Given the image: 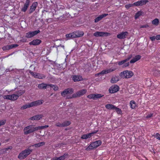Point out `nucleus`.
I'll use <instances>...</instances> for the list:
<instances>
[{"label":"nucleus","mask_w":160,"mask_h":160,"mask_svg":"<svg viewBox=\"0 0 160 160\" xmlns=\"http://www.w3.org/2000/svg\"><path fill=\"white\" fill-rule=\"evenodd\" d=\"M116 69L115 68H110L108 69L102 71V73H103L104 74H106L114 71Z\"/></svg>","instance_id":"nucleus-26"},{"label":"nucleus","mask_w":160,"mask_h":160,"mask_svg":"<svg viewBox=\"0 0 160 160\" xmlns=\"http://www.w3.org/2000/svg\"><path fill=\"white\" fill-rule=\"evenodd\" d=\"M43 117V115L42 114L37 115L30 118L29 119L31 120H38Z\"/></svg>","instance_id":"nucleus-18"},{"label":"nucleus","mask_w":160,"mask_h":160,"mask_svg":"<svg viewBox=\"0 0 160 160\" xmlns=\"http://www.w3.org/2000/svg\"><path fill=\"white\" fill-rule=\"evenodd\" d=\"M38 3L37 2L33 3L30 7V8L29 10V13H31L34 12L35 10Z\"/></svg>","instance_id":"nucleus-21"},{"label":"nucleus","mask_w":160,"mask_h":160,"mask_svg":"<svg viewBox=\"0 0 160 160\" xmlns=\"http://www.w3.org/2000/svg\"><path fill=\"white\" fill-rule=\"evenodd\" d=\"M53 85V86L52 87H54L53 88L54 90L55 91L57 90L58 89V87L57 86H55Z\"/></svg>","instance_id":"nucleus-54"},{"label":"nucleus","mask_w":160,"mask_h":160,"mask_svg":"<svg viewBox=\"0 0 160 160\" xmlns=\"http://www.w3.org/2000/svg\"><path fill=\"white\" fill-rule=\"evenodd\" d=\"M159 21L158 19L156 18L152 21V23L155 26H158L159 24Z\"/></svg>","instance_id":"nucleus-31"},{"label":"nucleus","mask_w":160,"mask_h":160,"mask_svg":"<svg viewBox=\"0 0 160 160\" xmlns=\"http://www.w3.org/2000/svg\"><path fill=\"white\" fill-rule=\"evenodd\" d=\"M30 0H26L24 5L27 6L28 7L30 3Z\"/></svg>","instance_id":"nucleus-44"},{"label":"nucleus","mask_w":160,"mask_h":160,"mask_svg":"<svg viewBox=\"0 0 160 160\" xmlns=\"http://www.w3.org/2000/svg\"><path fill=\"white\" fill-rule=\"evenodd\" d=\"M156 39H157V40H160V35H157L156 36Z\"/></svg>","instance_id":"nucleus-55"},{"label":"nucleus","mask_w":160,"mask_h":160,"mask_svg":"<svg viewBox=\"0 0 160 160\" xmlns=\"http://www.w3.org/2000/svg\"><path fill=\"white\" fill-rule=\"evenodd\" d=\"M6 122V120H0V126L4 125Z\"/></svg>","instance_id":"nucleus-43"},{"label":"nucleus","mask_w":160,"mask_h":160,"mask_svg":"<svg viewBox=\"0 0 160 160\" xmlns=\"http://www.w3.org/2000/svg\"><path fill=\"white\" fill-rule=\"evenodd\" d=\"M150 39L152 41H154L155 39H156V37L155 36H153L152 37H150Z\"/></svg>","instance_id":"nucleus-50"},{"label":"nucleus","mask_w":160,"mask_h":160,"mask_svg":"<svg viewBox=\"0 0 160 160\" xmlns=\"http://www.w3.org/2000/svg\"><path fill=\"white\" fill-rule=\"evenodd\" d=\"M114 109L116 111L118 114H120L121 113H122V111L121 110V109H119L118 108H117L115 107Z\"/></svg>","instance_id":"nucleus-40"},{"label":"nucleus","mask_w":160,"mask_h":160,"mask_svg":"<svg viewBox=\"0 0 160 160\" xmlns=\"http://www.w3.org/2000/svg\"><path fill=\"white\" fill-rule=\"evenodd\" d=\"M68 154H64L63 155L59 157H54L53 158V160H64L66 158L68 157Z\"/></svg>","instance_id":"nucleus-23"},{"label":"nucleus","mask_w":160,"mask_h":160,"mask_svg":"<svg viewBox=\"0 0 160 160\" xmlns=\"http://www.w3.org/2000/svg\"><path fill=\"white\" fill-rule=\"evenodd\" d=\"M1 143H0V146H1Z\"/></svg>","instance_id":"nucleus-59"},{"label":"nucleus","mask_w":160,"mask_h":160,"mask_svg":"<svg viewBox=\"0 0 160 160\" xmlns=\"http://www.w3.org/2000/svg\"><path fill=\"white\" fill-rule=\"evenodd\" d=\"M153 114L152 113H149L148 115L146 117V118H150L152 116Z\"/></svg>","instance_id":"nucleus-49"},{"label":"nucleus","mask_w":160,"mask_h":160,"mask_svg":"<svg viewBox=\"0 0 160 160\" xmlns=\"http://www.w3.org/2000/svg\"><path fill=\"white\" fill-rule=\"evenodd\" d=\"M133 5L132 4H129L125 5V7L127 9H129L130 7H133Z\"/></svg>","instance_id":"nucleus-42"},{"label":"nucleus","mask_w":160,"mask_h":160,"mask_svg":"<svg viewBox=\"0 0 160 160\" xmlns=\"http://www.w3.org/2000/svg\"><path fill=\"white\" fill-rule=\"evenodd\" d=\"M108 14L107 13H104L99 16L98 17L95 19V22H98V21L102 19L103 18L108 16Z\"/></svg>","instance_id":"nucleus-19"},{"label":"nucleus","mask_w":160,"mask_h":160,"mask_svg":"<svg viewBox=\"0 0 160 160\" xmlns=\"http://www.w3.org/2000/svg\"><path fill=\"white\" fill-rule=\"evenodd\" d=\"M55 126L58 127H62V123H61L59 122L55 124Z\"/></svg>","instance_id":"nucleus-47"},{"label":"nucleus","mask_w":160,"mask_h":160,"mask_svg":"<svg viewBox=\"0 0 160 160\" xmlns=\"http://www.w3.org/2000/svg\"><path fill=\"white\" fill-rule=\"evenodd\" d=\"M18 45L17 44H13L10 45H8L6 46H4L2 48V49L3 50H8L11 49L13 48H16L18 47Z\"/></svg>","instance_id":"nucleus-16"},{"label":"nucleus","mask_w":160,"mask_h":160,"mask_svg":"<svg viewBox=\"0 0 160 160\" xmlns=\"http://www.w3.org/2000/svg\"><path fill=\"white\" fill-rule=\"evenodd\" d=\"M103 96L100 94H92L87 96V98L89 99H93V100H97L99 98H100Z\"/></svg>","instance_id":"nucleus-10"},{"label":"nucleus","mask_w":160,"mask_h":160,"mask_svg":"<svg viewBox=\"0 0 160 160\" xmlns=\"http://www.w3.org/2000/svg\"><path fill=\"white\" fill-rule=\"evenodd\" d=\"M148 1L147 0H141L135 2L133 3V6H142L146 4L147 2H148Z\"/></svg>","instance_id":"nucleus-14"},{"label":"nucleus","mask_w":160,"mask_h":160,"mask_svg":"<svg viewBox=\"0 0 160 160\" xmlns=\"http://www.w3.org/2000/svg\"><path fill=\"white\" fill-rule=\"evenodd\" d=\"M92 136V134L90 133L86 134H84L82 135L81 137V138L82 139H86L88 138H90Z\"/></svg>","instance_id":"nucleus-29"},{"label":"nucleus","mask_w":160,"mask_h":160,"mask_svg":"<svg viewBox=\"0 0 160 160\" xmlns=\"http://www.w3.org/2000/svg\"><path fill=\"white\" fill-rule=\"evenodd\" d=\"M25 92V91L23 89H21L19 90H18V91L16 92V94L17 96H18V98L19 97V96H21L23 93H24Z\"/></svg>","instance_id":"nucleus-25"},{"label":"nucleus","mask_w":160,"mask_h":160,"mask_svg":"<svg viewBox=\"0 0 160 160\" xmlns=\"http://www.w3.org/2000/svg\"><path fill=\"white\" fill-rule=\"evenodd\" d=\"M28 8V7H27V6H26L24 5L23 7L22 8L21 10L23 12H25L27 10Z\"/></svg>","instance_id":"nucleus-39"},{"label":"nucleus","mask_w":160,"mask_h":160,"mask_svg":"<svg viewBox=\"0 0 160 160\" xmlns=\"http://www.w3.org/2000/svg\"><path fill=\"white\" fill-rule=\"evenodd\" d=\"M11 95V97L12 98L11 101H14L18 98V96H17L16 94H13Z\"/></svg>","instance_id":"nucleus-35"},{"label":"nucleus","mask_w":160,"mask_h":160,"mask_svg":"<svg viewBox=\"0 0 160 160\" xmlns=\"http://www.w3.org/2000/svg\"><path fill=\"white\" fill-rule=\"evenodd\" d=\"M142 12L141 11H139L136 13L135 16V18L137 19L139 17L142 15Z\"/></svg>","instance_id":"nucleus-36"},{"label":"nucleus","mask_w":160,"mask_h":160,"mask_svg":"<svg viewBox=\"0 0 160 160\" xmlns=\"http://www.w3.org/2000/svg\"><path fill=\"white\" fill-rule=\"evenodd\" d=\"M53 85L51 84H48L45 83H42L39 84L38 86V87L40 89H45L47 87L49 86L50 87H52Z\"/></svg>","instance_id":"nucleus-15"},{"label":"nucleus","mask_w":160,"mask_h":160,"mask_svg":"<svg viewBox=\"0 0 160 160\" xmlns=\"http://www.w3.org/2000/svg\"><path fill=\"white\" fill-rule=\"evenodd\" d=\"M30 0H26L24 5L27 6L28 7L30 3Z\"/></svg>","instance_id":"nucleus-45"},{"label":"nucleus","mask_w":160,"mask_h":160,"mask_svg":"<svg viewBox=\"0 0 160 160\" xmlns=\"http://www.w3.org/2000/svg\"><path fill=\"white\" fill-rule=\"evenodd\" d=\"M102 142L100 140L96 141L91 143L86 149L87 151H89L96 148L101 145Z\"/></svg>","instance_id":"nucleus-5"},{"label":"nucleus","mask_w":160,"mask_h":160,"mask_svg":"<svg viewBox=\"0 0 160 160\" xmlns=\"http://www.w3.org/2000/svg\"><path fill=\"white\" fill-rule=\"evenodd\" d=\"M42 41L41 40L39 39L34 40L29 42L30 45H33L34 46L37 45L39 44Z\"/></svg>","instance_id":"nucleus-17"},{"label":"nucleus","mask_w":160,"mask_h":160,"mask_svg":"<svg viewBox=\"0 0 160 160\" xmlns=\"http://www.w3.org/2000/svg\"><path fill=\"white\" fill-rule=\"evenodd\" d=\"M102 74H104V73H102V71L101 72H99V73L96 74L95 75V76L96 77H97V76H98L99 75H102Z\"/></svg>","instance_id":"nucleus-52"},{"label":"nucleus","mask_w":160,"mask_h":160,"mask_svg":"<svg viewBox=\"0 0 160 160\" xmlns=\"http://www.w3.org/2000/svg\"><path fill=\"white\" fill-rule=\"evenodd\" d=\"M98 130H95L93 132H91V133L92 134V136L94 134L96 133L97 132H98Z\"/></svg>","instance_id":"nucleus-56"},{"label":"nucleus","mask_w":160,"mask_h":160,"mask_svg":"<svg viewBox=\"0 0 160 160\" xmlns=\"http://www.w3.org/2000/svg\"><path fill=\"white\" fill-rule=\"evenodd\" d=\"M129 62L125 63H124L123 66L124 67H127L129 66Z\"/></svg>","instance_id":"nucleus-51"},{"label":"nucleus","mask_w":160,"mask_h":160,"mask_svg":"<svg viewBox=\"0 0 160 160\" xmlns=\"http://www.w3.org/2000/svg\"><path fill=\"white\" fill-rule=\"evenodd\" d=\"M48 127V125L35 127L34 125H30L24 128V133L25 135H28L38 130L44 129Z\"/></svg>","instance_id":"nucleus-1"},{"label":"nucleus","mask_w":160,"mask_h":160,"mask_svg":"<svg viewBox=\"0 0 160 160\" xmlns=\"http://www.w3.org/2000/svg\"><path fill=\"white\" fill-rule=\"evenodd\" d=\"M129 33L127 31L123 32L118 34L117 37L118 39H123L126 38L128 36Z\"/></svg>","instance_id":"nucleus-11"},{"label":"nucleus","mask_w":160,"mask_h":160,"mask_svg":"<svg viewBox=\"0 0 160 160\" xmlns=\"http://www.w3.org/2000/svg\"><path fill=\"white\" fill-rule=\"evenodd\" d=\"M12 147L11 146H10L8 148H5V150H6V152H7V151L9 150V149H12Z\"/></svg>","instance_id":"nucleus-53"},{"label":"nucleus","mask_w":160,"mask_h":160,"mask_svg":"<svg viewBox=\"0 0 160 160\" xmlns=\"http://www.w3.org/2000/svg\"><path fill=\"white\" fill-rule=\"evenodd\" d=\"M74 37H80L84 35V32L82 31H77L74 32Z\"/></svg>","instance_id":"nucleus-22"},{"label":"nucleus","mask_w":160,"mask_h":160,"mask_svg":"<svg viewBox=\"0 0 160 160\" xmlns=\"http://www.w3.org/2000/svg\"><path fill=\"white\" fill-rule=\"evenodd\" d=\"M29 72L32 76L35 78L41 79L45 78V76L44 75L39 73L33 72L31 70H29Z\"/></svg>","instance_id":"nucleus-7"},{"label":"nucleus","mask_w":160,"mask_h":160,"mask_svg":"<svg viewBox=\"0 0 160 160\" xmlns=\"http://www.w3.org/2000/svg\"><path fill=\"white\" fill-rule=\"evenodd\" d=\"M87 92L86 89H82L79 90L75 93L73 94V97L74 98L79 97L85 94Z\"/></svg>","instance_id":"nucleus-9"},{"label":"nucleus","mask_w":160,"mask_h":160,"mask_svg":"<svg viewBox=\"0 0 160 160\" xmlns=\"http://www.w3.org/2000/svg\"><path fill=\"white\" fill-rule=\"evenodd\" d=\"M62 123V127H67L70 125L71 122L69 121H65L63 122Z\"/></svg>","instance_id":"nucleus-33"},{"label":"nucleus","mask_w":160,"mask_h":160,"mask_svg":"<svg viewBox=\"0 0 160 160\" xmlns=\"http://www.w3.org/2000/svg\"><path fill=\"white\" fill-rule=\"evenodd\" d=\"M154 136L155 138H156L157 139L160 140V135L158 133H156Z\"/></svg>","instance_id":"nucleus-46"},{"label":"nucleus","mask_w":160,"mask_h":160,"mask_svg":"<svg viewBox=\"0 0 160 160\" xmlns=\"http://www.w3.org/2000/svg\"><path fill=\"white\" fill-rule=\"evenodd\" d=\"M118 81V80L117 79V78H116L115 77H113L111 79L110 82L111 83H114L117 82Z\"/></svg>","instance_id":"nucleus-37"},{"label":"nucleus","mask_w":160,"mask_h":160,"mask_svg":"<svg viewBox=\"0 0 160 160\" xmlns=\"http://www.w3.org/2000/svg\"><path fill=\"white\" fill-rule=\"evenodd\" d=\"M133 74V73L132 71L125 70L121 72L120 74V76L121 77L126 78H131Z\"/></svg>","instance_id":"nucleus-6"},{"label":"nucleus","mask_w":160,"mask_h":160,"mask_svg":"<svg viewBox=\"0 0 160 160\" xmlns=\"http://www.w3.org/2000/svg\"><path fill=\"white\" fill-rule=\"evenodd\" d=\"M51 160H53V158H52Z\"/></svg>","instance_id":"nucleus-58"},{"label":"nucleus","mask_w":160,"mask_h":160,"mask_svg":"<svg viewBox=\"0 0 160 160\" xmlns=\"http://www.w3.org/2000/svg\"><path fill=\"white\" fill-rule=\"evenodd\" d=\"M45 142H39L38 143L34 144V145H31L29 147H32L34 146L36 148H38L40 147H41V146L44 145H45Z\"/></svg>","instance_id":"nucleus-28"},{"label":"nucleus","mask_w":160,"mask_h":160,"mask_svg":"<svg viewBox=\"0 0 160 160\" xmlns=\"http://www.w3.org/2000/svg\"><path fill=\"white\" fill-rule=\"evenodd\" d=\"M40 32L39 30L35 31L33 32H29L26 33V37L28 38H31Z\"/></svg>","instance_id":"nucleus-12"},{"label":"nucleus","mask_w":160,"mask_h":160,"mask_svg":"<svg viewBox=\"0 0 160 160\" xmlns=\"http://www.w3.org/2000/svg\"><path fill=\"white\" fill-rule=\"evenodd\" d=\"M132 57V55H131L128 58H127L125 59L124 60H123L122 61H119L118 62V64L119 65H121L127 61H128Z\"/></svg>","instance_id":"nucleus-27"},{"label":"nucleus","mask_w":160,"mask_h":160,"mask_svg":"<svg viewBox=\"0 0 160 160\" xmlns=\"http://www.w3.org/2000/svg\"><path fill=\"white\" fill-rule=\"evenodd\" d=\"M73 92L72 88H68L65 89L63 92H61V95L64 97H66V99H71L74 98L73 95L71 94Z\"/></svg>","instance_id":"nucleus-3"},{"label":"nucleus","mask_w":160,"mask_h":160,"mask_svg":"<svg viewBox=\"0 0 160 160\" xmlns=\"http://www.w3.org/2000/svg\"><path fill=\"white\" fill-rule=\"evenodd\" d=\"M66 38H75L74 32H73L71 33L67 34L66 35Z\"/></svg>","instance_id":"nucleus-34"},{"label":"nucleus","mask_w":160,"mask_h":160,"mask_svg":"<svg viewBox=\"0 0 160 160\" xmlns=\"http://www.w3.org/2000/svg\"><path fill=\"white\" fill-rule=\"evenodd\" d=\"M130 105L131 108L132 109H134L136 106V103L135 101L132 100L130 102Z\"/></svg>","instance_id":"nucleus-32"},{"label":"nucleus","mask_w":160,"mask_h":160,"mask_svg":"<svg viewBox=\"0 0 160 160\" xmlns=\"http://www.w3.org/2000/svg\"><path fill=\"white\" fill-rule=\"evenodd\" d=\"M149 27V26L146 24L145 25H141L140 26V28H147V27Z\"/></svg>","instance_id":"nucleus-48"},{"label":"nucleus","mask_w":160,"mask_h":160,"mask_svg":"<svg viewBox=\"0 0 160 160\" xmlns=\"http://www.w3.org/2000/svg\"><path fill=\"white\" fill-rule=\"evenodd\" d=\"M43 102V101L42 100H40L32 102L23 105L21 107V109L24 110L28 108L39 106L42 104Z\"/></svg>","instance_id":"nucleus-2"},{"label":"nucleus","mask_w":160,"mask_h":160,"mask_svg":"<svg viewBox=\"0 0 160 160\" xmlns=\"http://www.w3.org/2000/svg\"><path fill=\"white\" fill-rule=\"evenodd\" d=\"M141 58V56L140 55H136L134 58L130 61V63H134L135 62L139 60Z\"/></svg>","instance_id":"nucleus-24"},{"label":"nucleus","mask_w":160,"mask_h":160,"mask_svg":"<svg viewBox=\"0 0 160 160\" xmlns=\"http://www.w3.org/2000/svg\"><path fill=\"white\" fill-rule=\"evenodd\" d=\"M6 150L5 148L1 149L0 150V154H3L7 153Z\"/></svg>","instance_id":"nucleus-41"},{"label":"nucleus","mask_w":160,"mask_h":160,"mask_svg":"<svg viewBox=\"0 0 160 160\" xmlns=\"http://www.w3.org/2000/svg\"><path fill=\"white\" fill-rule=\"evenodd\" d=\"M72 78L74 82H79L82 80V77L80 75H74L72 76Z\"/></svg>","instance_id":"nucleus-20"},{"label":"nucleus","mask_w":160,"mask_h":160,"mask_svg":"<svg viewBox=\"0 0 160 160\" xmlns=\"http://www.w3.org/2000/svg\"><path fill=\"white\" fill-rule=\"evenodd\" d=\"M3 98L4 99H8L11 100L12 98L11 97V95H5L3 97Z\"/></svg>","instance_id":"nucleus-38"},{"label":"nucleus","mask_w":160,"mask_h":160,"mask_svg":"<svg viewBox=\"0 0 160 160\" xmlns=\"http://www.w3.org/2000/svg\"><path fill=\"white\" fill-rule=\"evenodd\" d=\"M109 32L97 31L94 32L93 35L95 37H107L110 35Z\"/></svg>","instance_id":"nucleus-8"},{"label":"nucleus","mask_w":160,"mask_h":160,"mask_svg":"<svg viewBox=\"0 0 160 160\" xmlns=\"http://www.w3.org/2000/svg\"><path fill=\"white\" fill-rule=\"evenodd\" d=\"M105 107L108 109H114L115 106L112 104H106Z\"/></svg>","instance_id":"nucleus-30"},{"label":"nucleus","mask_w":160,"mask_h":160,"mask_svg":"<svg viewBox=\"0 0 160 160\" xmlns=\"http://www.w3.org/2000/svg\"><path fill=\"white\" fill-rule=\"evenodd\" d=\"M119 87L117 85H113L109 89V92L111 93H114L119 90Z\"/></svg>","instance_id":"nucleus-13"},{"label":"nucleus","mask_w":160,"mask_h":160,"mask_svg":"<svg viewBox=\"0 0 160 160\" xmlns=\"http://www.w3.org/2000/svg\"><path fill=\"white\" fill-rule=\"evenodd\" d=\"M59 46H61V47H62L63 48H64V45H62L61 44H60V45H58V46H57V47H59Z\"/></svg>","instance_id":"nucleus-57"},{"label":"nucleus","mask_w":160,"mask_h":160,"mask_svg":"<svg viewBox=\"0 0 160 160\" xmlns=\"http://www.w3.org/2000/svg\"><path fill=\"white\" fill-rule=\"evenodd\" d=\"M32 150L28 148L22 151L18 155V158L20 160L25 158L32 152Z\"/></svg>","instance_id":"nucleus-4"}]
</instances>
